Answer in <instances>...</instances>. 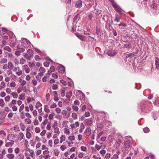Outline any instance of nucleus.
Listing matches in <instances>:
<instances>
[{
	"label": "nucleus",
	"mask_w": 159,
	"mask_h": 159,
	"mask_svg": "<svg viewBox=\"0 0 159 159\" xmlns=\"http://www.w3.org/2000/svg\"><path fill=\"white\" fill-rule=\"evenodd\" d=\"M82 2L81 0L77 1L75 4V6L76 7L79 8L82 7Z\"/></svg>",
	"instance_id": "obj_18"
},
{
	"label": "nucleus",
	"mask_w": 159,
	"mask_h": 159,
	"mask_svg": "<svg viewBox=\"0 0 159 159\" xmlns=\"http://www.w3.org/2000/svg\"><path fill=\"white\" fill-rule=\"evenodd\" d=\"M20 87L23 92H25L27 91V89L26 86H20Z\"/></svg>",
	"instance_id": "obj_36"
},
{
	"label": "nucleus",
	"mask_w": 159,
	"mask_h": 159,
	"mask_svg": "<svg viewBox=\"0 0 159 159\" xmlns=\"http://www.w3.org/2000/svg\"><path fill=\"white\" fill-rule=\"evenodd\" d=\"M77 96L79 99L81 100L84 98L85 95L82 92L79 91L77 92Z\"/></svg>",
	"instance_id": "obj_10"
},
{
	"label": "nucleus",
	"mask_w": 159,
	"mask_h": 159,
	"mask_svg": "<svg viewBox=\"0 0 159 159\" xmlns=\"http://www.w3.org/2000/svg\"><path fill=\"white\" fill-rule=\"evenodd\" d=\"M134 56V54L132 53H130L129 54L127 55L126 56V58H132Z\"/></svg>",
	"instance_id": "obj_50"
},
{
	"label": "nucleus",
	"mask_w": 159,
	"mask_h": 159,
	"mask_svg": "<svg viewBox=\"0 0 159 159\" xmlns=\"http://www.w3.org/2000/svg\"><path fill=\"white\" fill-rule=\"evenodd\" d=\"M26 138L28 139H31L32 136L31 134L29 131L28 129L27 128L26 129Z\"/></svg>",
	"instance_id": "obj_15"
},
{
	"label": "nucleus",
	"mask_w": 159,
	"mask_h": 159,
	"mask_svg": "<svg viewBox=\"0 0 159 159\" xmlns=\"http://www.w3.org/2000/svg\"><path fill=\"white\" fill-rule=\"evenodd\" d=\"M120 20V17L118 16V15L117 14H116V17L115 18V21L116 22H119Z\"/></svg>",
	"instance_id": "obj_45"
},
{
	"label": "nucleus",
	"mask_w": 159,
	"mask_h": 159,
	"mask_svg": "<svg viewBox=\"0 0 159 159\" xmlns=\"http://www.w3.org/2000/svg\"><path fill=\"white\" fill-rule=\"evenodd\" d=\"M14 67V66L11 61H9L8 63V68L10 70Z\"/></svg>",
	"instance_id": "obj_21"
},
{
	"label": "nucleus",
	"mask_w": 159,
	"mask_h": 159,
	"mask_svg": "<svg viewBox=\"0 0 159 159\" xmlns=\"http://www.w3.org/2000/svg\"><path fill=\"white\" fill-rule=\"evenodd\" d=\"M55 70V67L53 66H51L50 68V69L48 71V72L47 73L49 75H50V74L53 72Z\"/></svg>",
	"instance_id": "obj_27"
},
{
	"label": "nucleus",
	"mask_w": 159,
	"mask_h": 159,
	"mask_svg": "<svg viewBox=\"0 0 159 159\" xmlns=\"http://www.w3.org/2000/svg\"><path fill=\"white\" fill-rule=\"evenodd\" d=\"M33 51L31 49H29L26 53L24 54L23 56L27 60H30L31 58L33 57Z\"/></svg>",
	"instance_id": "obj_2"
},
{
	"label": "nucleus",
	"mask_w": 159,
	"mask_h": 159,
	"mask_svg": "<svg viewBox=\"0 0 159 159\" xmlns=\"http://www.w3.org/2000/svg\"><path fill=\"white\" fill-rule=\"evenodd\" d=\"M81 149L82 151L84 152H86L87 151V148L86 146H82L81 147Z\"/></svg>",
	"instance_id": "obj_51"
},
{
	"label": "nucleus",
	"mask_w": 159,
	"mask_h": 159,
	"mask_svg": "<svg viewBox=\"0 0 159 159\" xmlns=\"http://www.w3.org/2000/svg\"><path fill=\"white\" fill-rule=\"evenodd\" d=\"M10 96L9 95H8V96H6L4 100H5V101L6 102H8L10 100Z\"/></svg>",
	"instance_id": "obj_58"
},
{
	"label": "nucleus",
	"mask_w": 159,
	"mask_h": 159,
	"mask_svg": "<svg viewBox=\"0 0 159 159\" xmlns=\"http://www.w3.org/2000/svg\"><path fill=\"white\" fill-rule=\"evenodd\" d=\"M16 45V43L15 42H13L11 43L10 44V46L11 48H13L15 47Z\"/></svg>",
	"instance_id": "obj_59"
},
{
	"label": "nucleus",
	"mask_w": 159,
	"mask_h": 159,
	"mask_svg": "<svg viewBox=\"0 0 159 159\" xmlns=\"http://www.w3.org/2000/svg\"><path fill=\"white\" fill-rule=\"evenodd\" d=\"M72 92L71 91H69L67 92L66 95V97L67 98H70L72 96Z\"/></svg>",
	"instance_id": "obj_42"
},
{
	"label": "nucleus",
	"mask_w": 159,
	"mask_h": 159,
	"mask_svg": "<svg viewBox=\"0 0 159 159\" xmlns=\"http://www.w3.org/2000/svg\"><path fill=\"white\" fill-rule=\"evenodd\" d=\"M71 116L74 120H76L77 118V115L75 113H73Z\"/></svg>",
	"instance_id": "obj_49"
},
{
	"label": "nucleus",
	"mask_w": 159,
	"mask_h": 159,
	"mask_svg": "<svg viewBox=\"0 0 159 159\" xmlns=\"http://www.w3.org/2000/svg\"><path fill=\"white\" fill-rule=\"evenodd\" d=\"M102 19L106 23V26H107L108 27H110L111 26L112 22H111V23H110V19L107 15H104L102 18Z\"/></svg>",
	"instance_id": "obj_5"
},
{
	"label": "nucleus",
	"mask_w": 159,
	"mask_h": 159,
	"mask_svg": "<svg viewBox=\"0 0 159 159\" xmlns=\"http://www.w3.org/2000/svg\"><path fill=\"white\" fill-rule=\"evenodd\" d=\"M54 116V114L53 113H52L49 115L48 116V118L50 120H52Z\"/></svg>",
	"instance_id": "obj_46"
},
{
	"label": "nucleus",
	"mask_w": 159,
	"mask_h": 159,
	"mask_svg": "<svg viewBox=\"0 0 159 159\" xmlns=\"http://www.w3.org/2000/svg\"><path fill=\"white\" fill-rule=\"evenodd\" d=\"M91 133V129L89 128H87L85 131V134L87 136H89Z\"/></svg>",
	"instance_id": "obj_19"
},
{
	"label": "nucleus",
	"mask_w": 159,
	"mask_h": 159,
	"mask_svg": "<svg viewBox=\"0 0 159 159\" xmlns=\"http://www.w3.org/2000/svg\"><path fill=\"white\" fill-rule=\"evenodd\" d=\"M84 153L82 152H80L78 154V157L79 158H82L84 156Z\"/></svg>",
	"instance_id": "obj_48"
},
{
	"label": "nucleus",
	"mask_w": 159,
	"mask_h": 159,
	"mask_svg": "<svg viewBox=\"0 0 159 159\" xmlns=\"http://www.w3.org/2000/svg\"><path fill=\"white\" fill-rule=\"evenodd\" d=\"M49 152L48 150H45L43 151V155H49Z\"/></svg>",
	"instance_id": "obj_60"
},
{
	"label": "nucleus",
	"mask_w": 159,
	"mask_h": 159,
	"mask_svg": "<svg viewBox=\"0 0 159 159\" xmlns=\"http://www.w3.org/2000/svg\"><path fill=\"white\" fill-rule=\"evenodd\" d=\"M22 71L20 69L18 70V71L16 72V74L18 76L21 75L22 74Z\"/></svg>",
	"instance_id": "obj_41"
},
{
	"label": "nucleus",
	"mask_w": 159,
	"mask_h": 159,
	"mask_svg": "<svg viewBox=\"0 0 159 159\" xmlns=\"http://www.w3.org/2000/svg\"><path fill=\"white\" fill-rule=\"evenodd\" d=\"M0 135H1L2 137H5L6 136V133L3 130L0 131Z\"/></svg>",
	"instance_id": "obj_39"
},
{
	"label": "nucleus",
	"mask_w": 159,
	"mask_h": 159,
	"mask_svg": "<svg viewBox=\"0 0 159 159\" xmlns=\"http://www.w3.org/2000/svg\"><path fill=\"white\" fill-rule=\"evenodd\" d=\"M54 132L56 134H59L60 132L58 128H54Z\"/></svg>",
	"instance_id": "obj_31"
},
{
	"label": "nucleus",
	"mask_w": 159,
	"mask_h": 159,
	"mask_svg": "<svg viewBox=\"0 0 159 159\" xmlns=\"http://www.w3.org/2000/svg\"><path fill=\"white\" fill-rule=\"evenodd\" d=\"M26 123L28 124H30L31 123V120L30 118H26L25 119Z\"/></svg>",
	"instance_id": "obj_38"
},
{
	"label": "nucleus",
	"mask_w": 159,
	"mask_h": 159,
	"mask_svg": "<svg viewBox=\"0 0 159 159\" xmlns=\"http://www.w3.org/2000/svg\"><path fill=\"white\" fill-rule=\"evenodd\" d=\"M25 94L24 93H23L19 95L18 98L19 99L23 100L25 99Z\"/></svg>",
	"instance_id": "obj_22"
},
{
	"label": "nucleus",
	"mask_w": 159,
	"mask_h": 159,
	"mask_svg": "<svg viewBox=\"0 0 159 159\" xmlns=\"http://www.w3.org/2000/svg\"><path fill=\"white\" fill-rule=\"evenodd\" d=\"M132 147V144L131 142L129 141H125L124 142V146L122 149L125 148L126 150H128Z\"/></svg>",
	"instance_id": "obj_6"
},
{
	"label": "nucleus",
	"mask_w": 159,
	"mask_h": 159,
	"mask_svg": "<svg viewBox=\"0 0 159 159\" xmlns=\"http://www.w3.org/2000/svg\"><path fill=\"white\" fill-rule=\"evenodd\" d=\"M65 68L62 65L59 66L58 67V70L61 73H64L65 72Z\"/></svg>",
	"instance_id": "obj_13"
},
{
	"label": "nucleus",
	"mask_w": 159,
	"mask_h": 159,
	"mask_svg": "<svg viewBox=\"0 0 159 159\" xmlns=\"http://www.w3.org/2000/svg\"><path fill=\"white\" fill-rule=\"evenodd\" d=\"M64 133L67 135H69L70 134V129L67 128H65L64 129Z\"/></svg>",
	"instance_id": "obj_30"
},
{
	"label": "nucleus",
	"mask_w": 159,
	"mask_h": 159,
	"mask_svg": "<svg viewBox=\"0 0 159 159\" xmlns=\"http://www.w3.org/2000/svg\"><path fill=\"white\" fill-rule=\"evenodd\" d=\"M6 157L9 159H13L14 158L15 156L13 154H8L6 155Z\"/></svg>",
	"instance_id": "obj_23"
},
{
	"label": "nucleus",
	"mask_w": 159,
	"mask_h": 159,
	"mask_svg": "<svg viewBox=\"0 0 159 159\" xmlns=\"http://www.w3.org/2000/svg\"><path fill=\"white\" fill-rule=\"evenodd\" d=\"M54 154L56 156H58L59 154V151L57 149V150H55L54 151Z\"/></svg>",
	"instance_id": "obj_61"
},
{
	"label": "nucleus",
	"mask_w": 159,
	"mask_h": 159,
	"mask_svg": "<svg viewBox=\"0 0 159 159\" xmlns=\"http://www.w3.org/2000/svg\"><path fill=\"white\" fill-rule=\"evenodd\" d=\"M5 57L7 58V60L9 61H13L15 64L17 65L19 63L18 60L15 57L14 54L11 52L8 53L5 52Z\"/></svg>",
	"instance_id": "obj_1"
},
{
	"label": "nucleus",
	"mask_w": 159,
	"mask_h": 159,
	"mask_svg": "<svg viewBox=\"0 0 159 159\" xmlns=\"http://www.w3.org/2000/svg\"><path fill=\"white\" fill-rule=\"evenodd\" d=\"M155 64L156 66V68L157 69H159V58L157 57L156 58Z\"/></svg>",
	"instance_id": "obj_25"
},
{
	"label": "nucleus",
	"mask_w": 159,
	"mask_h": 159,
	"mask_svg": "<svg viewBox=\"0 0 159 159\" xmlns=\"http://www.w3.org/2000/svg\"><path fill=\"white\" fill-rule=\"evenodd\" d=\"M7 86L11 88H14L16 87V84L13 81H11L10 83L8 82L7 84Z\"/></svg>",
	"instance_id": "obj_17"
},
{
	"label": "nucleus",
	"mask_w": 159,
	"mask_h": 159,
	"mask_svg": "<svg viewBox=\"0 0 159 159\" xmlns=\"http://www.w3.org/2000/svg\"><path fill=\"white\" fill-rule=\"evenodd\" d=\"M48 122V120L45 119L41 124V127L42 129H44L45 128V126Z\"/></svg>",
	"instance_id": "obj_14"
},
{
	"label": "nucleus",
	"mask_w": 159,
	"mask_h": 159,
	"mask_svg": "<svg viewBox=\"0 0 159 159\" xmlns=\"http://www.w3.org/2000/svg\"><path fill=\"white\" fill-rule=\"evenodd\" d=\"M57 106V104L55 103H53L50 105V107L51 108H56Z\"/></svg>",
	"instance_id": "obj_52"
},
{
	"label": "nucleus",
	"mask_w": 159,
	"mask_h": 159,
	"mask_svg": "<svg viewBox=\"0 0 159 159\" xmlns=\"http://www.w3.org/2000/svg\"><path fill=\"white\" fill-rule=\"evenodd\" d=\"M93 120L91 119H88L84 121V123L86 125H90L93 123Z\"/></svg>",
	"instance_id": "obj_16"
},
{
	"label": "nucleus",
	"mask_w": 159,
	"mask_h": 159,
	"mask_svg": "<svg viewBox=\"0 0 159 159\" xmlns=\"http://www.w3.org/2000/svg\"><path fill=\"white\" fill-rule=\"evenodd\" d=\"M52 89L53 90H56L57 89L58 86L57 85L53 84L52 86Z\"/></svg>",
	"instance_id": "obj_62"
},
{
	"label": "nucleus",
	"mask_w": 159,
	"mask_h": 159,
	"mask_svg": "<svg viewBox=\"0 0 159 159\" xmlns=\"http://www.w3.org/2000/svg\"><path fill=\"white\" fill-rule=\"evenodd\" d=\"M17 103V101L15 100H12L11 102L8 103L9 107H12V106L15 105Z\"/></svg>",
	"instance_id": "obj_20"
},
{
	"label": "nucleus",
	"mask_w": 159,
	"mask_h": 159,
	"mask_svg": "<svg viewBox=\"0 0 159 159\" xmlns=\"http://www.w3.org/2000/svg\"><path fill=\"white\" fill-rule=\"evenodd\" d=\"M42 106V104L39 102H37L36 105V107L38 108Z\"/></svg>",
	"instance_id": "obj_56"
},
{
	"label": "nucleus",
	"mask_w": 159,
	"mask_h": 159,
	"mask_svg": "<svg viewBox=\"0 0 159 159\" xmlns=\"http://www.w3.org/2000/svg\"><path fill=\"white\" fill-rule=\"evenodd\" d=\"M7 59L6 58H2L0 60V63L1 64L6 63L7 62Z\"/></svg>",
	"instance_id": "obj_34"
},
{
	"label": "nucleus",
	"mask_w": 159,
	"mask_h": 159,
	"mask_svg": "<svg viewBox=\"0 0 159 159\" xmlns=\"http://www.w3.org/2000/svg\"><path fill=\"white\" fill-rule=\"evenodd\" d=\"M17 48L18 50H19L21 52H24L25 49L22 48H20L19 45L17 46Z\"/></svg>",
	"instance_id": "obj_37"
},
{
	"label": "nucleus",
	"mask_w": 159,
	"mask_h": 159,
	"mask_svg": "<svg viewBox=\"0 0 159 159\" xmlns=\"http://www.w3.org/2000/svg\"><path fill=\"white\" fill-rule=\"evenodd\" d=\"M24 145L25 146L27 147L28 144L29 142L28 140L26 139H24Z\"/></svg>",
	"instance_id": "obj_55"
},
{
	"label": "nucleus",
	"mask_w": 159,
	"mask_h": 159,
	"mask_svg": "<svg viewBox=\"0 0 159 159\" xmlns=\"http://www.w3.org/2000/svg\"><path fill=\"white\" fill-rule=\"evenodd\" d=\"M14 144V143L13 142H8L6 143L5 144V146L7 147H11L12 145Z\"/></svg>",
	"instance_id": "obj_29"
},
{
	"label": "nucleus",
	"mask_w": 159,
	"mask_h": 159,
	"mask_svg": "<svg viewBox=\"0 0 159 159\" xmlns=\"http://www.w3.org/2000/svg\"><path fill=\"white\" fill-rule=\"evenodd\" d=\"M50 99V95L49 93H47L46 96V100L47 101H48Z\"/></svg>",
	"instance_id": "obj_40"
},
{
	"label": "nucleus",
	"mask_w": 159,
	"mask_h": 159,
	"mask_svg": "<svg viewBox=\"0 0 159 159\" xmlns=\"http://www.w3.org/2000/svg\"><path fill=\"white\" fill-rule=\"evenodd\" d=\"M66 139V136L64 135H61V137L60 138V143H62V142L64 141H65Z\"/></svg>",
	"instance_id": "obj_33"
},
{
	"label": "nucleus",
	"mask_w": 159,
	"mask_h": 159,
	"mask_svg": "<svg viewBox=\"0 0 159 159\" xmlns=\"http://www.w3.org/2000/svg\"><path fill=\"white\" fill-rule=\"evenodd\" d=\"M80 123L78 121H76L75 123L70 124V126L71 128V129L73 130L74 129L78 127Z\"/></svg>",
	"instance_id": "obj_11"
},
{
	"label": "nucleus",
	"mask_w": 159,
	"mask_h": 159,
	"mask_svg": "<svg viewBox=\"0 0 159 159\" xmlns=\"http://www.w3.org/2000/svg\"><path fill=\"white\" fill-rule=\"evenodd\" d=\"M31 43L27 39L23 38L21 39V46L24 48H28L29 47Z\"/></svg>",
	"instance_id": "obj_4"
},
{
	"label": "nucleus",
	"mask_w": 159,
	"mask_h": 159,
	"mask_svg": "<svg viewBox=\"0 0 159 159\" xmlns=\"http://www.w3.org/2000/svg\"><path fill=\"white\" fill-rule=\"evenodd\" d=\"M35 131L36 133H40V129L39 127H36L35 129Z\"/></svg>",
	"instance_id": "obj_63"
},
{
	"label": "nucleus",
	"mask_w": 159,
	"mask_h": 159,
	"mask_svg": "<svg viewBox=\"0 0 159 159\" xmlns=\"http://www.w3.org/2000/svg\"><path fill=\"white\" fill-rule=\"evenodd\" d=\"M20 86H24L26 84V82L25 80H21L20 81Z\"/></svg>",
	"instance_id": "obj_53"
},
{
	"label": "nucleus",
	"mask_w": 159,
	"mask_h": 159,
	"mask_svg": "<svg viewBox=\"0 0 159 159\" xmlns=\"http://www.w3.org/2000/svg\"><path fill=\"white\" fill-rule=\"evenodd\" d=\"M52 95L53 96V100L55 102H57L59 100V97L57 92L56 91H53L52 93Z\"/></svg>",
	"instance_id": "obj_9"
},
{
	"label": "nucleus",
	"mask_w": 159,
	"mask_h": 159,
	"mask_svg": "<svg viewBox=\"0 0 159 159\" xmlns=\"http://www.w3.org/2000/svg\"><path fill=\"white\" fill-rule=\"evenodd\" d=\"M112 4L113 7L115 9V10L116 11L119 13H120L121 12V9L116 3L113 2Z\"/></svg>",
	"instance_id": "obj_8"
},
{
	"label": "nucleus",
	"mask_w": 159,
	"mask_h": 159,
	"mask_svg": "<svg viewBox=\"0 0 159 159\" xmlns=\"http://www.w3.org/2000/svg\"><path fill=\"white\" fill-rule=\"evenodd\" d=\"M105 147V145L102 143H99L98 144H96L95 145V148L98 151L99 150L101 149H104Z\"/></svg>",
	"instance_id": "obj_7"
},
{
	"label": "nucleus",
	"mask_w": 159,
	"mask_h": 159,
	"mask_svg": "<svg viewBox=\"0 0 159 159\" xmlns=\"http://www.w3.org/2000/svg\"><path fill=\"white\" fill-rule=\"evenodd\" d=\"M11 94L14 98H18V94L16 92H13Z\"/></svg>",
	"instance_id": "obj_35"
},
{
	"label": "nucleus",
	"mask_w": 159,
	"mask_h": 159,
	"mask_svg": "<svg viewBox=\"0 0 159 159\" xmlns=\"http://www.w3.org/2000/svg\"><path fill=\"white\" fill-rule=\"evenodd\" d=\"M10 108H12V109L13 111H16L17 110V107L16 106L14 105L12 107H9Z\"/></svg>",
	"instance_id": "obj_47"
},
{
	"label": "nucleus",
	"mask_w": 159,
	"mask_h": 159,
	"mask_svg": "<svg viewBox=\"0 0 159 159\" xmlns=\"http://www.w3.org/2000/svg\"><path fill=\"white\" fill-rule=\"evenodd\" d=\"M44 111L46 113H49L50 111L49 107L47 105H44Z\"/></svg>",
	"instance_id": "obj_26"
},
{
	"label": "nucleus",
	"mask_w": 159,
	"mask_h": 159,
	"mask_svg": "<svg viewBox=\"0 0 159 159\" xmlns=\"http://www.w3.org/2000/svg\"><path fill=\"white\" fill-rule=\"evenodd\" d=\"M5 105V103L2 99H0V106L2 107H3Z\"/></svg>",
	"instance_id": "obj_32"
},
{
	"label": "nucleus",
	"mask_w": 159,
	"mask_h": 159,
	"mask_svg": "<svg viewBox=\"0 0 159 159\" xmlns=\"http://www.w3.org/2000/svg\"><path fill=\"white\" fill-rule=\"evenodd\" d=\"M33 101H34V99L33 98L29 97L27 99V102L28 103H29L30 102Z\"/></svg>",
	"instance_id": "obj_54"
},
{
	"label": "nucleus",
	"mask_w": 159,
	"mask_h": 159,
	"mask_svg": "<svg viewBox=\"0 0 159 159\" xmlns=\"http://www.w3.org/2000/svg\"><path fill=\"white\" fill-rule=\"evenodd\" d=\"M68 139L71 141H74L75 140V137L74 135L70 136L68 137Z\"/></svg>",
	"instance_id": "obj_44"
},
{
	"label": "nucleus",
	"mask_w": 159,
	"mask_h": 159,
	"mask_svg": "<svg viewBox=\"0 0 159 159\" xmlns=\"http://www.w3.org/2000/svg\"><path fill=\"white\" fill-rule=\"evenodd\" d=\"M1 43L2 44L1 45V47L2 48H3L4 47H5L4 46L7 43L6 41L5 40H2V41Z\"/></svg>",
	"instance_id": "obj_43"
},
{
	"label": "nucleus",
	"mask_w": 159,
	"mask_h": 159,
	"mask_svg": "<svg viewBox=\"0 0 159 159\" xmlns=\"http://www.w3.org/2000/svg\"><path fill=\"white\" fill-rule=\"evenodd\" d=\"M20 140H21L25 138L24 134L21 132H20L18 134Z\"/></svg>",
	"instance_id": "obj_28"
},
{
	"label": "nucleus",
	"mask_w": 159,
	"mask_h": 159,
	"mask_svg": "<svg viewBox=\"0 0 159 159\" xmlns=\"http://www.w3.org/2000/svg\"><path fill=\"white\" fill-rule=\"evenodd\" d=\"M7 139L11 142L16 143L18 141L17 136L14 134H9L7 136Z\"/></svg>",
	"instance_id": "obj_3"
},
{
	"label": "nucleus",
	"mask_w": 159,
	"mask_h": 159,
	"mask_svg": "<svg viewBox=\"0 0 159 159\" xmlns=\"http://www.w3.org/2000/svg\"><path fill=\"white\" fill-rule=\"evenodd\" d=\"M3 49L4 51L7 52H11L12 51L11 48L8 46H5L4 47Z\"/></svg>",
	"instance_id": "obj_24"
},
{
	"label": "nucleus",
	"mask_w": 159,
	"mask_h": 159,
	"mask_svg": "<svg viewBox=\"0 0 159 159\" xmlns=\"http://www.w3.org/2000/svg\"><path fill=\"white\" fill-rule=\"evenodd\" d=\"M55 111L57 113L59 114L61 112V109L59 107H56L55 109Z\"/></svg>",
	"instance_id": "obj_57"
},
{
	"label": "nucleus",
	"mask_w": 159,
	"mask_h": 159,
	"mask_svg": "<svg viewBox=\"0 0 159 159\" xmlns=\"http://www.w3.org/2000/svg\"><path fill=\"white\" fill-rule=\"evenodd\" d=\"M119 157L118 154H114L113 156L111 158V159H118Z\"/></svg>",
	"instance_id": "obj_64"
},
{
	"label": "nucleus",
	"mask_w": 159,
	"mask_h": 159,
	"mask_svg": "<svg viewBox=\"0 0 159 159\" xmlns=\"http://www.w3.org/2000/svg\"><path fill=\"white\" fill-rule=\"evenodd\" d=\"M116 53L115 50H109L107 53V54L110 56H113L116 55Z\"/></svg>",
	"instance_id": "obj_12"
}]
</instances>
